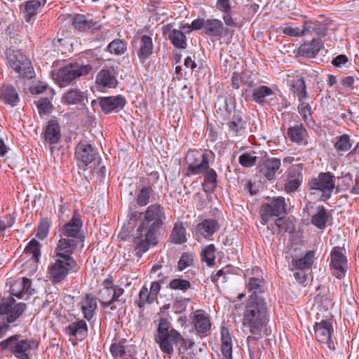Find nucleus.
Returning <instances> with one entry per match:
<instances>
[{"label":"nucleus","instance_id":"nucleus-58","mask_svg":"<svg viewBox=\"0 0 359 359\" xmlns=\"http://www.w3.org/2000/svg\"><path fill=\"white\" fill-rule=\"evenodd\" d=\"M283 33L285 35L290 36H302V31L301 28L294 27L292 25H287L282 28Z\"/></svg>","mask_w":359,"mask_h":359},{"label":"nucleus","instance_id":"nucleus-54","mask_svg":"<svg viewBox=\"0 0 359 359\" xmlns=\"http://www.w3.org/2000/svg\"><path fill=\"white\" fill-rule=\"evenodd\" d=\"M151 293L148 291L147 287L144 286L140 291L139 300L137 305L140 308L143 307L146 304L152 303L155 299H151Z\"/></svg>","mask_w":359,"mask_h":359},{"label":"nucleus","instance_id":"nucleus-24","mask_svg":"<svg viewBox=\"0 0 359 359\" xmlns=\"http://www.w3.org/2000/svg\"><path fill=\"white\" fill-rule=\"evenodd\" d=\"M78 243L79 242H77L75 239L62 237L60 239L57 246L55 249V256H61L65 259H67V257L72 258L71 255L76 249Z\"/></svg>","mask_w":359,"mask_h":359},{"label":"nucleus","instance_id":"nucleus-28","mask_svg":"<svg viewBox=\"0 0 359 359\" xmlns=\"http://www.w3.org/2000/svg\"><path fill=\"white\" fill-rule=\"evenodd\" d=\"M43 136L46 142L50 144H57L61 137L59 123L53 120L49 121L43 133Z\"/></svg>","mask_w":359,"mask_h":359},{"label":"nucleus","instance_id":"nucleus-7","mask_svg":"<svg viewBox=\"0 0 359 359\" xmlns=\"http://www.w3.org/2000/svg\"><path fill=\"white\" fill-rule=\"evenodd\" d=\"M212 154L211 151L189 150L185 157L187 175L205 174L210 167V157Z\"/></svg>","mask_w":359,"mask_h":359},{"label":"nucleus","instance_id":"nucleus-1","mask_svg":"<svg viewBox=\"0 0 359 359\" xmlns=\"http://www.w3.org/2000/svg\"><path fill=\"white\" fill-rule=\"evenodd\" d=\"M164 208L159 204L150 205L144 212V219L138 227L134 243L138 252H147L156 244V231L165 219Z\"/></svg>","mask_w":359,"mask_h":359},{"label":"nucleus","instance_id":"nucleus-59","mask_svg":"<svg viewBox=\"0 0 359 359\" xmlns=\"http://www.w3.org/2000/svg\"><path fill=\"white\" fill-rule=\"evenodd\" d=\"M252 93V97L253 100L259 103L262 104L265 102V97L267 96L271 95L273 94V91H250Z\"/></svg>","mask_w":359,"mask_h":359},{"label":"nucleus","instance_id":"nucleus-32","mask_svg":"<svg viewBox=\"0 0 359 359\" xmlns=\"http://www.w3.org/2000/svg\"><path fill=\"white\" fill-rule=\"evenodd\" d=\"M307 132L302 124L290 127L287 130V137L292 142L298 144H306V136Z\"/></svg>","mask_w":359,"mask_h":359},{"label":"nucleus","instance_id":"nucleus-41","mask_svg":"<svg viewBox=\"0 0 359 359\" xmlns=\"http://www.w3.org/2000/svg\"><path fill=\"white\" fill-rule=\"evenodd\" d=\"M169 39L172 43L179 48H185L187 47L186 36L180 30H172L169 34Z\"/></svg>","mask_w":359,"mask_h":359},{"label":"nucleus","instance_id":"nucleus-38","mask_svg":"<svg viewBox=\"0 0 359 359\" xmlns=\"http://www.w3.org/2000/svg\"><path fill=\"white\" fill-rule=\"evenodd\" d=\"M328 215L323 206H317L313 212L311 223L319 229H323L327 221Z\"/></svg>","mask_w":359,"mask_h":359},{"label":"nucleus","instance_id":"nucleus-53","mask_svg":"<svg viewBox=\"0 0 359 359\" xmlns=\"http://www.w3.org/2000/svg\"><path fill=\"white\" fill-rule=\"evenodd\" d=\"M257 157L250 153H243L239 156V163L245 168H250L255 165Z\"/></svg>","mask_w":359,"mask_h":359},{"label":"nucleus","instance_id":"nucleus-37","mask_svg":"<svg viewBox=\"0 0 359 359\" xmlns=\"http://www.w3.org/2000/svg\"><path fill=\"white\" fill-rule=\"evenodd\" d=\"M170 241L175 244H182L187 241L186 225L182 222L175 224L170 235Z\"/></svg>","mask_w":359,"mask_h":359},{"label":"nucleus","instance_id":"nucleus-17","mask_svg":"<svg viewBox=\"0 0 359 359\" xmlns=\"http://www.w3.org/2000/svg\"><path fill=\"white\" fill-rule=\"evenodd\" d=\"M83 222L77 215H74L71 220L66 223L61 229L62 236L75 239L79 243H83L84 236L81 232Z\"/></svg>","mask_w":359,"mask_h":359},{"label":"nucleus","instance_id":"nucleus-62","mask_svg":"<svg viewBox=\"0 0 359 359\" xmlns=\"http://www.w3.org/2000/svg\"><path fill=\"white\" fill-rule=\"evenodd\" d=\"M223 20L226 26V28H230V34L232 33L237 26V22L233 19L230 13L224 14Z\"/></svg>","mask_w":359,"mask_h":359},{"label":"nucleus","instance_id":"nucleus-2","mask_svg":"<svg viewBox=\"0 0 359 359\" xmlns=\"http://www.w3.org/2000/svg\"><path fill=\"white\" fill-rule=\"evenodd\" d=\"M269 318V310L264 299L248 298L242 319L244 331L252 334L247 337L248 343L263 337Z\"/></svg>","mask_w":359,"mask_h":359},{"label":"nucleus","instance_id":"nucleus-11","mask_svg":"<svg viewBox=\"0 0 359 359\" xmlns=\"http://www.w3.org/2000/svg\"><path fill=\"white\" fill-rule=\"evenodd\" d=\"M7 58L12 69L22 78L33 79L34 72L31 62L20 50H9L7 52Z\"/></svg>","mask_w":359,"mask_h":359},{"label":"nucleus","instance_id":"nucleus-63","mask_svg":"<svg viewBox=\"0 0 359 359\" xmlns=\"http://www.w3.org/2000/svg\"><path fill=\"white\" fill-rule=\"evenodd\" d=\"M327 25L323 22L316 21L314 33L319 36H325L327 34Z\"/></svg>","mask_w":359,"mask_h":359},{"label":"nucleus","instance_id":"nucleus-36","mask_svg":"<svg viewBox=\"0 0 359 359\" xmlns=\"http://www.w3.org/2000/svg\"><path fill=\"white\" fill-rule=\"evenodd\" d=\"M227 125L229 132L233 136L241 135L244 133V121L239 112H234Z\"/></svg>","mask_w":359,"mask_h":359},{"label":"nucleus","instance_id":"nucleus-47","mask_svg":"<svg viewBox=\"0 0 359 359\" xmlns=\"http://www.w3.org/2000/svg\"><path fill=\"white\" fill-rule=\"evenodd\" d=\"M0 99L12 106H15L20 100L16 91H0Z\"/></svg>","mask_w":359,"mask_h":359},{"label":"nucleus","instance_id":"nucleus-33","mask_svg":"<svg viewBox=\"0 0 359 359\" xmlns=\"http://www.w3.org/2000/svg\"><path fill=\"white\" fill-rule=\"evenodd\" d=\"M221 341L223 359H232V339L227 328L221 329Z\"/></svg>","mask_w":359,"mask_h":359},{"label":"nucleus","instance_id":"nucleus-22","mask_svg":"<svg viewBox=\"0 0 359 359\" xmlns=\"http://www.w3.org/2000/svg\"><path fill=\"white\" fill-rule=\"evenodd\" d=\"M230 28H224L221 20L217 19H209L205 20V32L207 34L219 39L223 34H230Z\"/></svg>","mask_w":359,"mask_h":359},{"label":"nucleus","instance_id":"nucleus-56","mask_svg":"<svg viewBox=\"0 0 359 359\" xmlns=\"http://www.w3.org/2000/svg\"><path fill=\"white\" fill-rule=\"evenodd\" d=\"M205 173V182L210 185V189H214L217 186V175L216 171L214 169L209 168Z\"/></svg>","mask_w":359,"mask_h":359},{"label":"nucleus","instance_id":"nucleus-45","mask_svg":"<svg viewBox=\"0 0 359 359\" xmlns=\"http://www.w3.org/2000/svg\"><path fill=\"white\" fill-rule=\"evenodd\" d=\"M153 189L151 187H144L138 192L136 198L137 203L140 206H145L149 203V198Z\"/></svg>","mask_w":359,"mask_h":359},{"label":"nucleus","instance_id":"nucleus-29","mask_svg":"<svg viewBox=\"0 0 359 359\" xmlns=\"http://www.w3.org/2000/svg\"><path fill=\"white\" fill-rule=\"evenodd\" d=\"M323 45L321 41L313 39L310 43L302 44L297 50V54L302 57H314Z\"/></svg>","mask_w":359,"mask_h":359},{"label":"nucleus","instance_id":"nucleus-46","mask_svg":"<svg viewBox=\"0 0 359 359\" xmlns=\"http://www.w3.org/2000/svg\"><path fill=\"white\" fill-rule=\"evenodd\" d=\"M334 147L341 155H342L344 152L349 150L351 147L349 137L346 135L340 136L335 142Z\"/></svg>","mask_w":359,"mask_h":359},{"label":"nucleus","instance_id":"nucleus-9","mask_svg":"<svg viewBox=\"0 0 359 359\" xmlns=\"http://www.w3.org/2000/svg\"><path fill=\"white\" fill-rule=\"evenodd\" d=\"M91 69L92 67L88 65L70 64L60 69L56 74H53V79L60 88H65L75 78L86 75Z\"/></svg>","mask_w":359,"mask_h":359},{"label":"nucleus","instance_id":"nucleus-18","mask_svg":"<svg viewBox=\"0 0 359 359\" xmlns=\"http://www.w3.org/2000/svg\"><path fill=\"white\" fill-rule=\"evenodd\" d=\"M75 154L79 163L86 166L95 159L97 151L90 144L80 142L76 147Z\"/></svg>","mask_w":359,"mask_h":359},{"label":"nucleus","instance_id":"nucleus-31","mask_svg":"<svg viewBox=\"0 0 359 359\" xmlns=\"http://www.w3.org/2000/svg\"><path fill=\"white\" fill-rule=\"evenodd\" d=\"M117 79L114 73L109 69H102L96 77V83L102 87L115 88L117 85Z\"/></svg>","mask_w":359,"mask_h":359},{"label":"nucleus","instance_id":"nucleus-19","mask_svg":"<svg viewBox=\"0 0 359 359\" xmlns=\"http://www.w3.org/2000/svg\"><path fill=\"white\" fill-rule=\"evenodd\" d=\"M79 306L83 314V317L90 320L95 315V311L97 308V297L93 294H86L81 297Z\"/></svg>","mask_w":359,"mask_h":359},{"label":"nucleus","instance_id":"nucleus-39","mask_svg":"<svg viewBox=\"0 0 359 359\" xmlns=\"http://www.w3.org/2000/svg\"><path fill=\"white\" fill-rule=\"evenodd\" d=\"M72 25L75 29L85 32L93 28L95 23L88 20L84 15H76L73 18Z\"/></svg>","mask_w":359,"mask_h":359},{"label":"nucleus","instance_id":"nucleus-10","mask_svg":"<svg viewBox=\"0 0 359 359\" xmlns=\"http://www.w3.org/2000/svg\"><path fill=\"white\" fill-rule=\"evenodd\" d=\"M74 264L73 258L65 259L61 256L53 257L48 266L49 279L55 284L60 283L68 275L69 271Z\"/></svg>","mask_w":359,"mask_h":359},{"label":"nucleus","instance_id":"nucleus-34","mask_svg":"<svg viewBox=\"0 0 359 359\" xmlns=\"http://www.w3.org/2000/svg\"><path fill=\"white\" fill-rule=\"evenodd\" d=\"M139 46L140 48L137 55L140 61L144 62L153 52L151 38L147 35L142 36L140 39Z\"/></svg>","mask_w":359,"mask_h":359},{"label":"nucleus","instance_id":"nucleus-26","mask_svg":"<svg viewBox=\"0 0 359 359\" xmlns=\"http://www.w3.org/2000/svg\"><path fill=\"white\" fill-rule=\"evenodd\" d=\"M65 333L78 339H83L88 334V326L85 320H77L69 323L65 329Z\"/></svg>","mask_w":359,"mask_h":359},{"label":"nucleus","instance_id":"nucleus-6","mask_svg":"<svg viewBox=\"0 0 359 359\" xmlns=\"http://www.w3.org/2000/svg\"><path fill=\"white\" fill-rule=\"evenodd\" d=\"M26 304L20 302L16 304L15 300L11 297L4 299L0 304V337L8 327V323H13L23 313Z\"/></svg>","mask_w":359,"mask_h":359},{"label":"nucleus","instance_id":"nucleus-51","mask_svg":"<svg viewBox=\"0 0 359 359\" xmlns=\"http://www.w3.org/2000/svg\"><path fill=\"white\" fill-rule=\"evenodd\" d=\"M169 287L172 290H178L185 292L191 287V284L187 280L175 278L170 282Z\"/></svg>","mask_w":359,"mask_h":359},{"label":"nucleus","instance_id":"nucleus-14","mask_svg":"<svg viewBox=\"0 0 359 359\" xmlns=\"http://www.w3.org/2000/svg\"><path fill=\"white\" fill-rule=\"evenodd\" d=\"M302 170V163L293 165L287 169L285 183V191L287 193H293L301 186L303 181Z\"/></svg>","mask_w":359,"mask_h":359},{"label":"nucleus","instance_id":"nucleus-30","mask_svg":"<svg viewBox=\"0 0 359 359\" xmlns=\"http://www.w3.org/2000/svg\"><path fill=\"white\" fill-rule=\"evenodd\" d=\"M313 252L309 251L301 258L292 257L290 265V271H294L296 270H304L309 271L313 263Z\"/></svg>","mask_w":359,"mask_h":359},{"label":"nucleus","instance_id":"nucleus-8","mask_svg":"<svg viewBox=\"0 0 359 359\" xmlns=\"http://www.w3.org/2000/svg\"><path fill=\"white\" fill-rule=\"evenodd\" d=\"M262 220L267 223L273 217H278L275 220V224L280 229H283L284 220L282 217L285 214V202L283 197H278L269 203L264 204L260 209Z\"/></svg>","mask_w":359,"mask_h":359},{"label":"nucleus","instance_id":"nucleus-20","mask_svg":"<svg viewBox=\"0 0 359 359\" xmlns=\"http://www.w3.org/2000/svg\"><path fill=\"white\" fill-rule=\"evenodd\" d=\"M218 228L219 225L216 220L207 219L197 224L194 229V233L198 240L202 238H207L211 236Z\"/></svg>","mask_w":359,"mask_h":359},{"label":"nucleus","instance_id":"nucleus-55","mask_svg":"<svg viewBox=\"0 0 359 359\" xmlns=\"http://www.w3.org/2000/svg\"><path fill=\"white\" fill-rule=\"evenodd\" d=\"M125 340H121L118 343L112 344L110 346V352L112 356L115 358H118L124 355L125 346H124Z\"/></svg>","mask_w":359,"mask_h":359},{"label":"nucleus","instance_id":"nucleus-21","mask_svg":"<svg viewBox=\"0 0 359 359\" xmlns=\"http://www.w3.org/2000/svg\"><path fill=\"white\" fill-rule=\"evenodd\" d=\"M126 102L121 95L101 97L100 104L102 111L105 113H110L114 110L122 109Z\"/></svg>","mask_w":359,"mask_h":359},{"label":"nucleus","instance_id":"nucleus-49","mask_svg":"<svg viewBox=\"0 0 359 359\" xmlns=\"http://www.w3.org/2000/svg\"><path fill=\"white\" fill-rule=\"evenodd\" d=\"M298 111L306 124L313 122L311 107L308 103L300 102L298 106Z\"/></svg>","mask_w":359,"mask_h":359},{"label":"nucleus","instance_id":"nucleus-3","mask_svg":"<svg viewBox=\"0 0 359 359\" xmlns=\"http://www.w3.org/2000/svg\"><path fill=\"white\" fill-rule=\"evenodd\" d=\"M181 341L185 343L182 334L173 328L170 329L169 323L165 319H161L155 334V341L159 345L161 350L171 355L174 352V346Z\"/></svg>","mask_w":359,"mask_h":359},{"label":"nucleus","instance_id":"nucleus-48","mask_svg":"<svg viewBox=\"0 0 359 359\" xmlns=\"http://www.w3.org/2000/svg\"><path fill=\"white\" fill-rule=\"evenodd\" d=\"M83 98V95L80 91H67L62 97V102L65 104H76Z\"/></svg>","mask_w":359,"mask_h":359},{"label":"nucleus","instance_id":"nucleus-57","mask_svg":"<svg viewBox=\"0 0 359 359\" xmlns=\"http://www.w3.org/2000/svg\"><path fill=\"white\" fill-rule=\"evenodd\" d=\"M192 255L188 253H184L177 263V268L179 271H182L184 270L192 264Z\"/></svg>","mask_w":359,"mask_h":359},{"label":"nucleus","instance_id":"nucleus-13","mask_svg":"<svg viewBox=\"0 0 359 359\" xmlns=\"http://www.w3.org/2000/svg\"><path fill=\"white\" fill-rule=\"evenodd\" d=\"M216 116L222 121L230 120L236 112L235 102L230 95L224 94L219 95L215 102Z\"/></svg>","mask_w":359,"mask_h":359},{"label":"nucleus","instance_id":"nucleus-27","mask_svg":"<svg viewBox=\"0 0 359 359\" xmlns=\"http://www.w3.org/2000/svg\"><path fill=\"white\" fill-rule=\"evenodd\" d=\"M25 78L24 77L20 78L15 86L13 85H8L5 90H15V88H22L25 90L26 86H29V90H46L48 87L46 83L40 81L36 78H34L32 80H31L32 79H27V80H25Z\"/></svg>","mask_w":359,"mask_h":359},{"label":"nucleus","instance_id":"nucleus-44","mask_svg":"<svg viewBox=\"0 0 359 359\" xmlns=\"http://www.w3.org/2000/svg\"><path fill=\"white\" fill-rule=\"evenodd\" d=\"M286 81L291 88L295 90H306V81L302 75H288Z\"/></svg>","mask_w":359,"mask_h":359},{"label":"nucleus","instance_id":"nucleus-23","mask_svg":"<svg viewBox=\"0 0 359 359\" xmlns=\"http://www.w3.org/2000/svg\"><path fill=\"white\" fill-rule=\"evenodd\" d=\"M193 323L198 334L205 336L210 330L211 324L209 317L202 310H197L194 313Z\"/></svg>","mask_w":359,"mask_h":359},{"label":"nucleus","instance_id":"nucleus-5","mask_svg":"<svg viewBox=\"0 0 359 359\" xmlns=\"http://www.w3.org/2000/svg\"><path fill=\"white\" fill-rule=\"evenodd\" d=\"M37 346L35 340L21 339L19 335H13L0 342V350L8 349L18 359H29L32 351Z\"/></svg>","mask_w":359,"mask_h":359},{"label":"nucleus","instance_id":"nucleus-12","mask_svg":"<svg viewBox=\"0 0 359 359\" xmlns=\"http://www.w3.org/2000/svg\"><path fill=\"white\" fill-rule=\"evenodd\" d=\"M332 324L329 320H321L316 323L314 325L315 337L322 347L327 351H332L335 349L334 344L332 340L331 331Z\"/></svg>","mask_w":359,"mask_h":359},{"label":"nucleus","instance_id":"nucleus-64","mask_svg":"<svg viewBox=\"0 0 359 359\" xmlns=\"http://www.w3.org/2000/svg\"><path fill=\"white\" fill-rule=\"evenodd\" d=\"M15 217L11 214H8L4 216L2 218H0V221L1 222L2 225L4 226L5 229L6 228L11 227L13 224L15 223Z\"/></svg>","mask_w":359,"mask_h":359},{"label":"nucleus","instance_id":"nucleus-42","mask_svg":"<svg viewBox=\"0 0 359 359\" xmlns=\"http://www.w3.org/2000/svg\"><path fill=\"white\" fill-rule=\"evenodd\" d=\"M25 253L30 255L35 262H38L41 257L40 243L35 239H32L25 247Z\"/></svg>","mask_w":359,"mask_h":359},{"label":"nucleus","instance_id":"nucleus-52","mask_svg":"<svg viewBox=\"0 0 359 359\" xmlns=\"http://www.w3.org/2000/svg\"><path fill=\"white\" fill-rule=\"evenodd\" d=\"M40 115L50 113L53 109V104L48 98H41L35 102Z\"/></svg>","mask_w":359,"mask_h":359},{"label":"nucleus","instance_id":"nucleus-35","mask_svg":"<svg viewBox=\"0 0 359 359\" xmlns=\"http://www.w3.org/2000/svg\"><path fill=\"white\" fill-rule=\"evenodd\" d=\"M46 3V0H31L27 1L22 7L26 21L29 22L33 16L36 15L41 6L45 5Z\"/></svg>","mask_w":359,"mask_h":359},{"label":"nucleus","instance_id":"nucleus-4","mask_svg":"<svg viewBox=\"0 0 359 359\" xmlns=\"http://www.w3.org/2000/svg\"><path fill=\"white\" fill-rule=\"evenodd\" d=\"M334 176L330 172H320L308 182L309 196L313 199L325 201L331 197L335 188Z\"/></svg>","mask_w":359,"mask_h":359},{"label":"nucleus","instance_id":"nucleus-50","mask_svg":"<svg viewBox=\"0 0 359 359\" xmlns=\"http://www.w3.org/2000/svg\"><path fill=\"white\" fill-rule=\"evenodd\" d=\"M109 51L116 55H121L126 50V46L121 39H115L111 41L107 46Z\"/></svg>","mask_w":359,"mask_h":359},{"label":"nucleus","instance_id":"nucleus-16","mask_svg":"<svg viewBox=\"0 0 359 359\" xmlns=\"http://www.w3.org/2000/svg\"><path fill=\"white\" fill-rule=\"evenodd\" d=\"M281 161L278 158H266L258 165V170L260 175L269 181H273L276 179L277 172H281Z\"/></svg>","mask_w":359,"mask_h":359},{"label":"nucleus","instance_id":"nucleus-43","mask_svg":"<svg viewBox=\"0 0 359 359\" xmlns=\"http://www.w3.org/2000/svg\"><path fill=\"white\" fill-rule=\"evenodd\" d=\"M260 283L261 280L259 278H250L249 279L247 286L249 292L251 293L249 298L254 297L257 299H263L261 297V294L262 293V288Z\"/></svg>","mask_w":359,"mask_h":359},{"label":"nucleus","instance_id":"nucleus-61","mask_svg":"<svg viewBox=\"0 0 359 359\" xmlns=\"http://www.w3.org/2000/svg\"><path fill=\"white\" fill-rule=\"evenodd\" d=\"M217 8L224 14L230 13L231 8L230 0H217Z\"/></svg>","mask_w":359,"mask_h":359},{"label":"nucleus","instance_id":"nucleus-25","mask_svg":"<svg viewBox=\"0 0 359 359\" xmlns=\"http://www.w3.org/2000/svg\"><path fill=\"white\" fill-rule=\"evenodd\" d=\"M123 292L124 290L122 287L114 288V290H100L98 294L101 306L104 309L111 306L118 301V298Z\"/></svg>","mask_w":359,"mask_h":359},{"label":"nucleus","instance_id":"nucleus-15","mask_svg":"<svg viewBox=\"0 0 359 359\" xmlns=\"http://www.w3.org/2000/svg\"><path fill=\"white\" fill-rule=\"evenodd\" d=\"M330 269L337 278H341L346 271L347 260L339 247H334L330 253Z\"/></svg>","mask_w":359,"mask_h":359},{"label":"nucleus","instance_id":"nucleus-40","mask_svg":"<svg viewBox=\"0 0 359 359\" xmlns=\"http://www.w3.org/2000/svg\"><path fill=\"white\" fill-rule=\"evenodd\" d=\"M215 251L216 249L213 244L205 246L201 252V260L206 262L209 266L215 265Z\"/></svg>","mask_w":359,"mask_h":359},{"label":"nucleus","instance_id":"nucleus-60","mask_svg":"<svg viewBox=\"0 0 359 359\" xmlns=\"http://www.w3.org/2000/svg\"><path fill=\"white\" fill-rule=\"evenodd\" d=\"M48 233V224L47 222H42L38 226L36 236L41 240L44 239Z\"/></svg>","mask_w":359,"mask_h":359}]
</instances>
